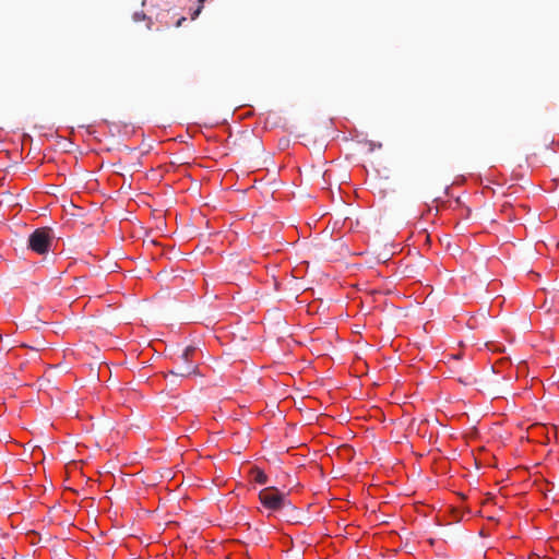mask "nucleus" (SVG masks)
I'll return each mask as SVG.
<instances>
[{"label": "nucleus", "instance_id": "20e7f679", "mask_svg": "<svg viewBox=\"0 0 559 559\" xmlns=\"http://www.w3.org/2000/svg\"><path fill=\"white\" fill-rule=\"evenodd\" d=\"M251 475H252L254 481L260 485H264L267 481V476L265 475V473L258 467L252 468Z\"/></svg>", "mask_w": 559, "mask_h": 559}, {"label": "nucleus", "instance_id": "f03ea898", "mask_svg": "<svg viewBox=\"0 0 559 559\" xmlns=\"http://www.w3.org/2000/svg\"><path fill=\"white\" fill-rule=\"evenodd\" d=\"M51 243V230L46 227L37 228L28 237V248L37 254L47 253Z\"/></svg>", "mask_w": 559, "mask_h": 559}, {"label": "nucleus", "instance_id": "423d86ee", "mask_svg": "<svg viewBox=\"0 0 559 559\" xmlns=\"http://www.w3.org/2000/svg\"><path fill=\"white\" fill-rule=\"evenodd\" d=\"M183 21H186V17H181V19H179V20L177 21V23H176V26H177V27H179V26L182 24V22H183Z\"/></svg>", "mask_w": 559, "mask_h": 559}, {"label": "nucleus", "instance_id": "39448f33", "mask_svg": "<svg viewBox=\"0 0 559 559\" xmlns=\"http://www.w3.org/2000/svg\"><path fill=\"white\" fill-rule=\"evenodd\" d=\"M460 381H461V382H463L464 384H471V383H472V377H471V376H467V377H466V380H462V379L460 378Z\"/></svg>", "mask_w": 559, "mask_h": 559}, {"label": "nucleus", "instance_id": "7ed1b4c3", "mask_svg": "<svg viewBox=\"0 0 559 559\" xmlns=\"http://www.w3.org/2000/svg\"><path fill=\"white\" fill-rule=\"evenodd\" d=\"M195 348L192 346L186 347L180 355V364L176 361V367L170 370V373L177 377H189L197 373L198 366L191 361V356L194 354Z\"/></svg>", "mask_w": 559, "mask_h": 559}, {"label": "nucleus", "instance_id": "f257e3e1", "mask_svg": "<svg viewBox=\"0 0 559 559\" xmlns=\"http://www.w3.org/2000/svg\"><path fill=\"white\" fill-rule=\"evenodd\" d=\"M259 498L262 506L270 511H280L290 506V501L287 499L286 495L274 487H269L261 490Z\"/></svg>", "mask_w": 559, "mask_h": 559}]
</instances>
